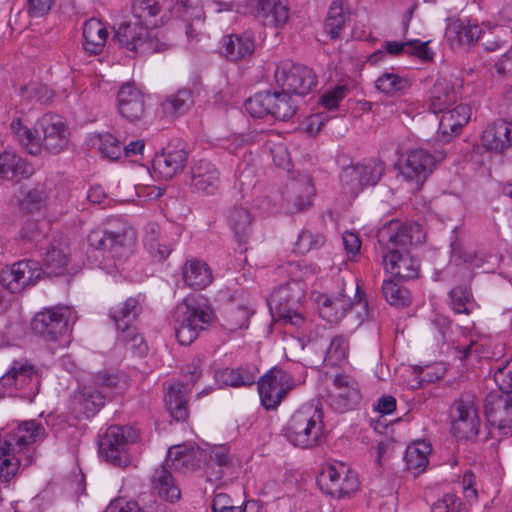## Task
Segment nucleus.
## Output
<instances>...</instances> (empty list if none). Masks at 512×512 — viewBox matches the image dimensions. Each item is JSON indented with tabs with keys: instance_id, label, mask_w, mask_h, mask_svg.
<instances>
[{
	"instance_id": "obj_13",
	"label": "nucleus",
	"mask_w": 512,
	"mask_h": 512,
	"mask_svg": "<svg viewBox=\"0 0 512 512\" xmlns=\"http://www.w3.org/2000/svg\"><path fill=\"white\" fill-rule=\"evenodd\" d=\"M317 483L324 493L338 499L351 496L359 488L356 474L344 463L325 466L317 478Z\"/></svg>"
},
{
	"instance_id": "obj_20",
	"label": "nucleus",
	"mask_w": 512,
	"mask_h": 512,
	"mask_svg": "<svg viewBox=\"0 0 512 512\" xmlns=\"http://www.w3.org/2000/svg\"><path fill=\"white\" fill-rule=\"evenodd\" d=\"M435 167L436 159L432 154L424 149H415L408 152L399 170L405 179L423 183Z\"/></svg>"
},
{
	"instance_id": "obj_39",
	"label": "nucleus",
	"mask_w": 512,
	"mask_h": 512,
	"mask_svg": "<svg viewBox=\"0 0 512 512\" xmlns=\"http://www.w3.org/2000/svg\"><path fill=\"white\" fill-rule=\"evenodd\" d=\"M168 468L170 467L167 466L166 463L155 468L152 474L151 483L152 489L157 492L160 497L173 502L180 498L181 492L175 484Z\"/></svg>"
},
{
	"instance_id": "obj_47",
	"label": "nucleus",
	"mask_w": 512,
	"mask_h": 512,
	"mask_svg": "<svg viewBox=\"0 0 512 512\" xmlns=\"http://www.w3.org/2000/svg\"><path fill=\"white\" fill-rule=\"evenodd\" d=\"M10 128L13 132L14 137L23 146L27 152L31 155H38L42 150V145L35 132L23 125L19 118L13 119Z\"/></svg>"
},
{
	"instance_id": "obj_38",
	"label": "nucleus",
	"mask_w": 512,
	"mask_h": 512,
	"mask_svg": "<svg viewBox=\"0 0 512 512\" xmlns=\"http://www.w3.org/2000/svg\"><path fill=\"white\" fill-rule=\"evenodd\" d=\"M69 247L62 240H53L48 248L43 264L49 275H61L65 272L69 262Z\"/></svg>"
},
{
	"instance_id": "obj_15",
	"label": "nucleus",
	"mask_w": 512,
	"mask_h": 512,
	"mask_svg": "<svg viewBox=\"0 0 512 512\" xmlns=\"http://www.w3.org/2000/svg\"><path fill=\"white\" fill-rule=\"evenodd\" d=\"M452 432L460 439H470L478 435L480 419L471 395L461 396L452 407Z\"/></svg>"
},
{
	"instance_id": "obj_44",
	"label": "nucleus",
	"mask_w": 512,
	"mask_h": 512,
	"mask_svg": "<svg viewBox=\"0 0 512 512\" xmlns=\"http://www.w3.org/2000/svg\"><path fill=\"white\" fill-rule=\"evenodd\" d=\"M257 368L254 365H245L239 368H227L219 373V380L231 387L251 386L257 377Z\"/></svg>"
},
{
	"instance_id": "obj_6",
	"label": "nucleus",
	"mask_w": 512,
	"mask_h": 512,
	"mask_svg": "<svg viewBox=\"0 0 512 512\" xmlns=\"http://www.w3.org/2000/svg\"><path fill=\"white\" fill-rule=\"evenodd\" d=\"M246 111L254 118L271 115L275 119L287 121L297 110L293 95L281 92H260L245 102Z\"/></svg>"
},
{
	"instance_id": "obj_36",
	"label": "nucleus",
	"mask_w": 512,
	"mask_h": 512,
	"mask_svg": "<svg viewBox=\"0 0 512 512\" xmlns=\"http://www.w3.org/2000/svg\"><path fill=\"white\" fill-rule=\"evenodd\" d=\"M182 277L184 282L195 290L206 288L213 280L209 266L205 262L195 258L185 262L182 267Z\"/></svg>"
},
{
	"instance_id": "obj_50",
	"label": "nucleus",
	"mask_w": 512,
	"mask_h": 512,
	"mask_svg": "<svg viewBox=\"0 0 512 512\" xmlns=\"http://www.w3.org/2000/svg\"><path fill=\"white\" fill-rule=\"evenodd\" d=\"M348 352V340L341 335H337L332 338L330 345L327 348L324 363L331 367L338 366L347 360Z\"/></svg>"
},
{
	"instance_id": "obj_40",
	"label": "nucleus",
	"mask_w": 512,
	"mask_h": 512,
	"mask_svg": "<svg viewBox=\"0 0 512 512\" xmlns=\"http://www.w3.org/2000/svg\"><path fill=\"white\" fill-rule=\"evenodd\" d=\"M187 387L179 382L172 383L167 388L165 402L170 415L176 421H185L188 417Z\"/></svg>"
},
{
	"instance_id": "obj_54",
	"label": "nucleus",
	"mask_w": 512,
	"mask_h": 512,
	"mask_svg": "<svg viewBox=\"0 0 512 512\" xmlns=\"http://www.w3.org/2000/svg\"><path fill=\"white\" fill-rule=\"evenodd\" d=\"M48 196L43 185H36L23 193L19 205L23 210L33 212L39 210L46 202Z\"/></svg>"
},
{
	"instance_id": "obj_58",
	"label": "nucleus",
	"mask_w": 512,
	"mask_h": 512,
	"mask_svg": "<svg viewBox=\"0 0 512 512\" xmlns=\"http://www.w3.org/2000/svg\"><path fill=\"white\" fill-rule=\"evenodd\" d=\"M324 242L325 239L323 235L304 230L299 234L295 245L299 253L305 254L312 249L321 247Z\"/></svg>"
},
{
	"instance_id": "obj_9",
	"label": "nucleus",
	"mask_w": 512,
	"mask_h": 512,
	"mask_svg": "<svg viewBox=\"0 0 512 512\" xmlns=\"http://www.w3.org/2000/svg\"><path fill=\"white\" fill-rule=\"evenodd\" d=\"M138 439V432L130 426L112 425L99 442V452L109 463L127 467L131 460L127 446Z\"/></svg>"
},
{
	"instance_id": "obj_56",
	"label": "nucleus",
	"mask_w": 512,
	"mask_h": 512,
	"mask_svg": "<svg viewBox=\"0 0 512 512\" xmlns=\"http://www.w3.org/2000/svg\"><path fill=\"white\" fill-rule=\"evenodd\" d=\"M99 150L102 155L110 160H117L122 157V142L110 133L99 135Z\"/></svg>"
},
{
	"instance_id": "obj_48",
	"label": "nucleus",
	"mask_w": 512,
	"mask_h": 512,
	"mask_svg": "<svg viewBox=\"0 0 512 512\" xmlns=\"http://www.w3.org/2000/svg\"><path fill=\"white\" fill-rule=\"evenodd\" d=\"M142 307L136 298L130 297L124 302L110 309L109 316L114 321L117 329L122 324H129L141 313Z\"/></svg>"
},
{
	"instance_id": "obj_26",
	"label": "nucleus",
	"mask_w": 512,
	"mask_h": 512,
	"mask_svg": "<svg viewBox=\"0 0 512 512\" xmlns=\"http://www.w3.org/2000/svg\"><path fill=\"white\" fill-rule=\"evenodd\" d=\"M108 395L98 391L96 387L84 386L74 393L71 398V409L76 417L94 416L104 405Z\"/></svg>"
},
{
	"instance_id": "obj_17",
	"label": "nucleus",
	"mask_w": 512,
	"mask_h": 512,
	"mask_svg": "<svg viewBox=\"0 0 512 512\" xmlns=\"http://www.w3.org/2000/svg\"><path fill=\"white\" fill-rule=\"evenodd\" d=\"M188 161L186 144L182 140L169 143L153 159V169L163 179H172L181 173Z\"/></svg>"
},
{
	"instance_id": "obj_30",
	"label": "nucleus",
	"mask_w": 512,
	"mask_h": 512,
	"mask_svg": "<svg viewBox=\"0 0 512 512\" xmlns=\"http://www.w3.org/2000/svg\"><path fill=\"white\" fill-rule=\"evenodd\" d=\"M320 316L330 323L338 322L353 306V301L344 293L331 296L319 294L315 299Z\"/></svg>"
},
{
	"instance_id": "obj_27",
	"label": "nucleus",
	"mask_w": 512,
	"mask_h": 512,
	"mask_svg": "<svg viewBox=\"0 0 512 512\" xmlns=\"http://www.w3.org/2000/svg\"><path fill=\"white\" fill-rule=\"evenodd\" d=\"M439 122L438 137L443 142H449L458 136L468 123L471 112L467 105L460 104L452 109H445Z\"/></svg>"
},
{
	"instance_id": "obj_51",
	"label": "nucleus",
	"mask_w": 512,
	"mask_h": 512,
	"mask_svg": "<svg viewBox=\"0 0 512 512\" xmlns=\"http://www.w3.org/2000/svg\"><path fill=\"white\" fill-rule=\"evenodd\" d=\"M385 300L392 306L404 308L410 304V295L407 289L399 286L392 280H385L382 285Z\"/></svg>"
},
{
	"instance_id": "obj_24",
	"label": "nucleus",
	"mask_w": 512,
	"mask_h": 512,
	"mask_svg": "<svg viewBox=\"0 0 512 512\" xmlns=\"http://www.w3.org/2000/svg\"><path fill=\"white\" fill-rule=\"evenodd\" d=\"M482 147L493 153H503L512 147V123L497 120L489 124L481 135Z\"/></svg>"
},
{
	"instance_id": "obj_61",
	"label": "nucleus",
	"mask_w": 512,
	"mask_h": 512,
	"mask_svg": "<svg viewBox=\"0 0 512 512\" xmlns=\"http://www.w3.org/2000/svg\"><path fill=\"white\" fill-rule=\"evenodd\" d=\"M451 251L453 257L461 260L463 263H467L476 267H479L482 263V259L478 257L474 250L463 247L458 243L451 244Z\"/></svg>"
},
{
	"instance_id": "obj_16",
	"label": "nucleus",
	"mask_w": 512,
	"mask_h": 512,
	"mask_svg": "<svg viewBox=\"0 0 512 512\" xmlns=\"http://www.w3.org/2000/svg\"><path fill=\"white\" fill-rule=\"evenodd\" d=\"M43 270L38 262L21 260L0 274V284L11 293H19L28 286L34 285L42 276Z\"/></svg>"
},
{
	"instance_id": "obj_42",
	"label": "nucleus",
	"mask_w": 512,
	"mask_h": 512,
	"mask_svg": "<svg viewBox=\"0 0 512 512\" xmlns=\"http://www.w3.org/2000/svg\"><path fill=\"white\" fill-rule=\"evenodd\" d=\"M350 18V12L342 0H334L328 9L324 29L331 39L340 37V33Z\"/></svg>"
},
{
	"instance_id": "obj_46",
	"label": "nucleus",
	"mask_w": 512,
	"mask_h": 512,
	"mask_svg": "<svg viewBox=\"0 0 512 512\" xmlns=\"http://www.w3.org/2000/svg\"><path fill=\"white\" fill-rule=\"evenodd\" d=\"M431 451V444L424 440L409 445L405 454L407 468L415 473L424 471L429 463L428 456Z\"/></svg>"
},
{
	"instance_id": "obj_11",
	"label": "nucleus",
	"mask_w": 512,
	"mask_h": 512,
	"mask_svg": "<svg viewBox=\"0 0 512 512\" xmlns=\"http://www.w3.org/2000/svg\"><path fill=\"white\" fill-rule=\"evenodd\" d=\"M274 79L281 90L294 96L307 95L317 85V76L311 68L288 60L277 64Z\"/></svg>"
},
{
	"instance_id": "obj_1",
	"label": "nucleus",
	"mask_w": 512,
	"mask_h": 512,
	"mask_svg": "<svg viewBox=\"0 0 512 512\" xmlns=\"http://www.w3.org/2000/svg\"><path fill=\"white\" fill-rule=\"evenodd\" d=\"M424 233L421 225L400 224L392 221L380 230L378 241L381 247L384 270L402 280L415 279L419 274V263L407 248L421 243Z\"/></svg>"
},
{
	"instance_id": "obj_49",
	"label": "nucleus",
	"mask_w": 512,
	"mask_h": 512,
	"mask_svg": "<svg viewBox=\"0 0 512 512\" xmlns=\"http://www.w3.org/2000/svg\"><path fill=\"white\" fill-rule=\"evenodd\" d=\"M450 307L457 314H470L476 306L471 290L466 286H458L449 292Z\"/></svg>"
},
{
	"instance_id": "obj_4",
	"label": "nucleus",
	"mask_w": 512,
	"mask_h": 512,
	"mask_svg": "<svg viewBox=\"0 0 512 512\" xmlns=\"http://www.w3.org/2000/svg\"><path fill=\"white\" fill-rule=\"evenodd\" d=\"M175 336L181 345H190L200 331L209 327L213 312L207 301L201 297H187L179 303L173 313Z\"/></svg>"
},
{
	"instance_id": "obj_7",
	"label": "nucleus",
	"mask_w": 512,
	"mask_h": 512,
	"mask_svg": "<svg viewBox=\"0 0 512 512\" xmlns=\"http://www.w3.org/2000/svg\"><path fill=\"white\" fill-rule=\"evenodd\" d=\"M77 317L68 306H57L37 313L31 321L33 332L46 341L56 342L70 334V323Z\"/></svg>"
},
{
	"instance_id": "obj_22",
	"label": "nucleus",
	"mask_w": 512,
	"mask_h": 512,
	"mask_svg": "<svg viewBox=\"0 0 512 512\" xmlns=\"http://www.w3.org/2000/svg\"><path fill=\"white\" fill-rule=\"evenodd\" d=\"M335 391L330 396L332 408L344 413L352 409L360 400L357 381L347 375H336L334 378Z\"/></svg>"
},
{
	"instance_id": "obj_62",
	"label": "nucleus",
	"mask_w": 512,
	"mask_h": 512,
	"mask_svg": "<svg viewBox=\"0 0 512 512\" xmlns=\"http://www.w3.org/2000/svg\"><path fill=\"white\" fill-rule=\"evenodd\" d=\"M494 381L505 395H509L512 392V365L498 368L494 373Z\"/></svg>"
},
{
	"instance_id": "obj_25",
	"label": "nucleus",
	"mask_w": 512,
	"mask_h": 512,
	"mask_svg": "<svg viewBox=\"0 0 512 512\" xmlns=\"http://www.w3.org/2000/svg\"><path fill=\"white\" fill-rule=\"evenodd\" d=\"M34 173L33 165L13 150L0 153V179L18 183L30 178Z\"/></svg>"
},
{
	"instance_id": "obj_64",
	"label": "nucleus",
	"mask_w": 512,
	"mask_h": 512,
	"mask_svg": "<svg viewBox=\"0 0 512 512\" xmlns=\"http://www.w3.org/2000/svg\"><path fill=\"white\" fill-rule=\"evenodd\" d=\"M105 512H144L137 502L118 498L113 500Z\"/></svg>"
},
{
	"instance_id": "obj_32",
	"label": "nucleus",
	"mask_w": 512,
	"mask_h": 512,
	"mask_svg": "<svg viewBox=\"0 0 512 512\" xmlns=\"http://www.w3.org/2000/svg\"><path fill=\"white\" fill-rule=\"evenodd\" d=\"M120 114L130 121L140 119L145 111L144 97L133 85L125 84L118 92Z\"/></svg>"
},
{
	"instance_id": "obj_2",
	"label": "nucleus",
	"mask_w": 512,
	"mask_h": 512,
	"mask_svg": "<svg viewBox=\"0 0 512 512\" xmlns=\"http://www.w3.org/2000/svg\"><path fill=\"white\" fill-rule=\"evenodd\" d=\"M288 267L295 276L296 269L303 268L304 272L298 279L281 285L272 292L269 298L270 309L275 311L278 321L284 326H290L302 337L310 339L313 324L304 314L302 307L304 290L300 282L313 275L315 269L304 263H289Z\"/></svg>"
},
{
	"instance_id": "obj_5",
	"label": "nucleus",
	"mask_w": 512,
	"mask_h": 512,
	"mask_svg": "<svg viewBox=\"0 0 512 512\" xmlns=\"http://www.w3.org/2000/svg\"><path fill=\"white\" fill-rule=\"evenodd\" d=\"M323 427L321 408L307 403L291 415L284 428V435L294 446L312 448L319 443Z\"/></svg>"
},
{
	"instance_id": "obj_45",
	"label": "nucleus",
	"mask_w": 512,
	"mask_h": 512,
	"mask_svg": "<svg viewBox=\"0 0 512 512\" xmlns=\"http://www.w3.org/2000/svg\"><path fill=\"white\" fill-rule=\"evenodd\" d=\"M144 245L149 254L158 261L165 260L172 251L171 245L160 236L159 226L155 223L147 226Z\"/></svg>"
},
{
	"instance_id": "obj_57",
	"label": "nucleus",
	"mask_w": 512,
	"mask_h": 512,
	"mask_svg": "<svg viewBox=\"0 0 512 512\" xmlns=\"http://www.w3.org/2000/svg\"><path fill=\"white\" fill-rule=\"evenodd\" d=\"M20 95L28 102L35 101L44 103L51 98L52 94L47 86L35 82L21 87Z\"/></svg>"
},
{
	"instance_id": "obj_28",
	"label": "nucleus",
	"mask_w": 512,
	"mask_h": 512,
	"mask_svg": "<svg viewBox=\"0 0 512 512\" xmlns=\"http://www.w3.org/2000/svg\"><path fill=\"white\" fill-rule=\"evenodd\" d=\"M223 55L230 61L236 62L250 57L255 51V40L252 34L226 35L221 40Z\"/></svg>"
},
{
	"instance_id": "obj_53",
	"label": "nucleus",
	"mask_w": 512,
	"mask_h": 512,
	"mask_svg": "<svg viewBox=\"0 0 512 512\" xmlns=\"http://www.w3.org/2000/svg\"><path fill=\"white\" fill-rule=\"evenodd\" d=\"M193 105L192 93L190 90L181 89L176 94L168 97L163 103V109L171 115L182 114Z\"/></svg>"
},
{
	"instance_id": "obj_52",
	"label": "nucleus",
	"mask_w": 512,
	"mask_h": 512,
	"mask_svg": "<svg viewBox=\"0 0 512 512\" xmlns=\"http://www.w3.org/2000/svg\"><path fill=\"white\" fill-rule=\"evenodd\" d=\"M375 86L382 93L393 95L407 89L409 87V82L406 78L401 77L396 73L385 72L377 78Z\"/></svg>"
},
{
	"instance_id": "obj_63",
	"label": "nucleus",
	"mask_w": 512,
	"mask_h": 512,
	"mask_svg": "<svg viewBox=\"0 0 512 512\" xmlns=\"http://www.w3.org/2000/svg\"><path fill=\"white\" fill-rule=\"evenodd\" d=\"M120 383V378L115 374L107 372H100L94 377V384L97 386L98 391H102L107 395L108 391L117 389Z\"/></svg>"
},
{
	"instance_id": "obj_55",
	"label": "nucleus",
	"mask_w": 512,
	"mask_h": 512,
	"mask_svg": "<svg viewBox=\"0 0 512 512\" xmlns=\"http://www.w3.org/2000/svg\"><path fill=\"white\" fill-rule=\"evenodd\" d=\"M293 193V203L298 211H303L311 205V199L314 195V187L310 180L293 182L291 184Z\"/></svg>"
},
{
	"instance_id": "obj_34",
	"label": "nucleus",
	"mask_w": 512,
	"mask_h": 512,
	"mask_svg": "<svg viewBox=\"0 0 512 512\" xmlns=\"http://www.w3.org/2000/svg\"><path fill=\"white\" fill-rule=\"evenodd\" d=\"M227 221L238 244H246L253 229L254 217L251 212L245 207L234 206L228 212Z\"/></svg>"
},
{
	"instance_id": "obj_14",
	"label": "nucleus",
	"mask_w": 512,
	"mask_h": 512,
	"mask_svg": "<svg viewBox=\"0 0 512 512\" xmlns=\"http://www.w3.org/2000/svg\"><path fill=\"white\" fill-rule=\"evenodd\" d=\"M295 386V379L290 373L272 368L258 381L262 405L266 409H275Z\"/></svg>"
},
{
	"instance_id": "obj_12",
	"label": "nucleus",
	"mask_w": 512,
	"mask_h": 512,
	"mask_svg": "<svg viewBox=\"0 0 512 512\" xmlns=\"http://www.w3.org/2000/svg\"><path fill=\"white\" fill-rule=\"evenodd\" d=\"M385 171L383 161L376 158L364 159L344 167L340 173L342 187L351 194H358L363 188L376 185Z\"/></svg>"
},
{
	"instance_id": "obj_21",
	"label": "nucleus",
	"mask_w": 512,
	"mask_h": 512,
	"mask_svg": "<svg viewBox=\"0 0 512 512\" xmlns=\"http://www.w3.org/2000/svg\"><path fill=\"white\" fill-rule=\"evenodd\" d=\"M485 413L491 426L502 434L512 431V397L510 395H490L486 399Z\"/></svg>"
},
{
	"instance_id": "obj_8",
	"label": "nucleus",
	"mask_w": 512,
	"mask_h": 512,
	"mask_svg": "<svg viewBox=\"0 0 512 512\" xmlns=\"http://www.w3.org/2000/svg\"><path fill=\"white\" fill-rule=\"evenodd\" d=\"M112 41L120 47L142 55L163 50V44L157 40L153 29L133 18L119 25Z\"/></svg>"
},
{
	"instance_id": "obj_41",
	"label": "nucleus",
	"mask_w": 512,
	"mask_h": 512,
	"mask_svg": "<svg viewBox=\"0 0 512 512\" xmlns=\"http://www.w3.org/2000/svg\"><path fill=\"white\" fill-rule=\"evenodd\" d=\"M482 33L478 24H471L462 20H452L446 30L448 40L460 45H470L478 41Z\"/></svg>"
},
{
	"instance_id": "obj_18",
	"label": "nucleus",
	"mask_w": 512,
	"mask_h": 512,
	"mask_svg": "<svg viewBox=\"0 0 512 512\" xmlns=\"http://www.w3.org/2000/svg\"><path fill=\"white\" fill-rule=\"evenodd\" d=\"M43 133L42 148L50 154H59L67 149L70 143V129L64 120L53 114H45L39 120Z\"/></svg>"
},
{
	"instance_id": "obj_37",
	"label": "nucleus",
	"mask_w": 512,
	"mask_h": 512,
	"mask_svg": "<svg viewBox=\"0 0 512 512\" xmlns=\"http://www.w3.org/2000/svg\"><path fill=\"white\" fill-rule=\"evenodd\" d=\"M108 31L98 19L91 18L83 26V48L90 54L97 55L102 52L107 41Z\"/></svg>"
},
{
	"instance_id": "obj_35",
	"label": "nucleus",
	"mask_w": 512,
	"mask_h": 512,
	"mask_svg": "<svg viewBox=\"0 0 512 512\" xmlns=\"http://www.w3.org/2000/svg\"><path fill=\"white\" fill-rule=\"evenodd\" d=\"M458 94L459 92L452 81L446 78H438L430 90V109L434 113L444 111L456 103Z\"/></svg>"
},
{
	"instance_id": "obj_19",
	"label": "nucleus",
	"mask_w": 512,
	"mask_h": 512,
	"mask_svg": "<svg viewBox=\"0 0 512 512\" xmlns=\"http://www.w3.org/2000/svg\"><path fill=\"white\" fill-rule=\"evenodd\" d=\"M190 187L201 195H214L221 184L220 172L207 159L194 162L190 168Z\"/></svg>"
},
{
	"instance_id": "obj_29",
	"label": "nucleus",
	"mask_w": 512,
	"mask_h": 512,
	"mask_svg": "<svg viewBox=\"0 0 512 512\" xmlns=\"http://www.w3.org/2000/svg\"><path fill=\"white\" fill-rule=\"evenodd\" d=\"M252 9L256 18L265 26L281 27L290 18V9L286 0H265Z\"/></svg>"
},
{
	"instance_id": "obj_43",
	"label": "nucleus",
	"mask_w": 512,
	"mask_h": 512,
	"mask_svg": "<svg viewBox=\"0 0 512 512\" xmlns=\"http://www.w3.org/2000/svg\"><path fill=\"white\" fill-rule=\"evenodd\" d=\"M162 6L159 0H134L132 3L133 19L143 23L152 29L161 22L162 18L158 17Z\"/></svg>"
},
{
	"instance_id": "obj_23",
	"label": "nucleus",
	"mask_w": 512,
	"mask_h": 512,
	"mask_svg": "<svg viewBox=\"0 0 512 512\" xmlns=\"http://www.w3.org/2000/svg\"><path fill=\"white\" fill-rule=\"evenodd\" d=\"M205 458L206 453L199 447L192 444H182L169 448L165 462L170 468L186 473L200 467Z\"/></svg>"
},
{
	"instance_id": "obj_31",
	"label": "nucleus",
	"mask_w": 512,
	"mask_h": 512,
	"mask_svg": "<svg viewBox=\"0 0 512 512\" xmlns=\"http://www.w3.org/2000/svg\"><path fill=\"white\" fill-rule=\"evenodd\" d=\"M203 8L204 5L201 0H175V4L170 8L172 14L188 22L186 34L191 40L198 35V31L193 27L194 22L197 24H203L204 22L205 13Z\"/></svg>"
},
{
	"instance_id": "obj_3",
	"label": "nucleus",
	"mask_w": 512,
	"mask_h": 512,
	"mask_svg": "<svg viewBox=\"0 0 512 512\" xmlns=\"http://www.w3.org/2000/svg\"><path fill=\"white\" fill-rule=\"evenodd\" d=\"M46 438V430L35 420L24 421L0 431V479L8 482L17 473L20 466L19 453L31 444Z\"/></svg>"
},
{
	"instance_id": "obj_10",
	"label": "nucleus",
	"mask_w": 512,
	"mask_h": 512,
	"mask_svg": "<svg viewBox=\"0 0 512 512\" xmlns=\"http://www.w3.org/2000/svg\"><path fill=\"white\" fill-rule=\"evenodd\" d=\"M88 242L95 249H102L122 262L133 253L136 233L127 225L115 230H94L88 235Z\"/></svg>"
},
{
	"instance_id": "obj_59",
	"label": "nucleus",
	"mask_w": 512,
	"mask_h": 512,
	"mask_svg": "<svg viewBox=\"0 0 512 512\" xmlns=\"http://www.w3.org/2000/svg\"><path fill=\"white\" fill-rule=\"evenodd\" d=\"M431 512H466L462 501L454 494H445L431 506Z\"/></svg>"
},
{
	"instance_id": "obj_33",
	"label": "nucleus",
	"mask_w": 512,
	"mask_h": 512,
	"mask_svg": "<svg viewBox=\"0 0 512 512\" xmlns=\"http://www.w3.org/2000/svg\"><path fill=\"white\" fill-rule=\"evenodd\" d=\"M37 381L35 367L25 359L13 361L10 369L0 378L4 387L23 389Z\"/></svg>"
},
{
	"instance_id": "obj_60",
	"label": "nucleus",
	"mask_w": 512,
	"mask_h": 512,
	"mask_svg": "<svg viewBox=\"0 0 512 512\" xmlns=\"http://www.w3.org/2000/svg\"><path fill=\"white\" fill-rule=\"evenodd\" d=\"M406 47H413L414 51L424 56L427 50V43L421 42L420 40H413L407 42L387 41L385 42V49L391 55H399Z\"/></svg>"
}]
</instances>
